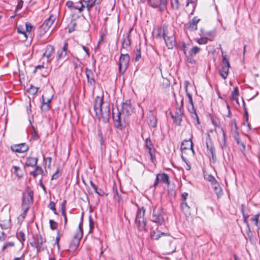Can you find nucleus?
<instances>
[{
  "label": "nucleus",
  "instance_id": "f257e3e1",
  "mask_svg": "<svg viewBox=\"0 0 260 260\" xmlns=\"http://www.w3.org/2000/svg\"><path fill=\"white\" fill-rule=\"evenodd\" d=\"M133 112V108L132 106L131 101L126 100L122 104L121 112L117 109L116 111L113 110V119L114 122L115 126L120 129L122 128L121 121H126L129 116Z\"/></svg>",
  "mask_w": 260,
  "mask_h": 260
},
{
  "label": "nucleus",
  "instance_id": "f03ea898",
  "mask_svg": "<svg viewBox=\"0 0 260 260\" xmlns=\"http://www.w3.org/2000/svg\"><path fill=\"white\" fill-rule=\"evenodd\" d=\"M94 110L96 117L104 123L109 121L110 107L108 103H104L103 99L100 96L95 99Z\"/></svg>",
  "mask_w": 260,
  "mask_h": 260
},
{
  "label": "nucleus",
  "instance_id": "7ed1b4c3",
  "mask_svg": "<svg viewBox=\"0 0 260 260\" xmlns=\"http://www.w3.org/2000/svg\"><path fill=\"white\" fill-rule=\"evenodd\" d=\"M170 114L172 118L175 122L178 125H180L181 122L182 120V117L183 115V99L181 98L180 103L178 104L176 102V109L175 112L173 113L172 111L170 112Z\"/></svg>",
  "mask_w": 260,
  "mask_h": 260
},
{
  "label": "nucleus",
  "instance_id": "20e7f679",
  "mask_svg": "<svg viewBox=\"0 0 260 260\" xmlns=\"http://www.w3.org/2000/svg\"><path fill=\"white\" fill-rule=\"evenodd\" d=\"M165 214L162 210V208L160 206L156 205L153 208L151 216V220L161 225L165 221Z\"/></svg>",
  "mask_w": 260,
  "mask_h": 260
},
{
  "label": "nucleus",
  "instance_id": "39448f33",
  "mask_svg": "<svg viewBox=\"0 0 260 260\" xmlns=\"http://www.w3.org/2000/svg\"><path fill=\"white\" fill-rule=\"evenodd\" d=\"M144 215L145 210L143 208L138 210L135 218V223L139 231L145 230L146 219L144 217Z\"/></svg>",
  "mask_w": 260,
  "mask_h": 260
},
{
  "label": "nucleus",
  "instance_id": "423d86ee",
  "mask_svg": "<svg viewBox=\"0 0 260 260\" xmlns=\"http://www.w3.org/2000/svg\"><path fill=\"white\" fill-rule=\"evenodd\" d=\"M130 57L128 53H121L119 59V72L123 75L129 67Z\"/></svg>",
  "mask_w": 260,
  "mask_h": 260
},
{
  "label": "nucleus",
  "instance_id": "0eeeda50",
  "mask_svg": "<svg viewBox=\"0 0 260 260\" xmlns=\"http://www.w3.org/2000/svg\"><path fill=\"white\" fill-rule=\"evenodd\" d=\"M221 54L222 57L223 65L219 69V73L221 77L225 79L229 74V70L230 67L229 59L226 58V55L224 54V52L221 50Z\"/></svg>",
  "mask_w": 260,
  "mask_h": 260
},
{
  "label": "nucleus",
  "instance_id": "6e6552de",
  "mask_svg": "<svg viewBox=\"0 0 260 260\" xmlns=\"http://www.w3.org/2000/svg\"><path fill=\"white\" fill-rule=\"evenodd\" d=\"M45 238L43 237L42 235L39 234L34 238V241L30 243L31 246L37 248V251L40 252L45 250L47 247L44 245L46 242Z\"/></svg>",
  "mask_w": 260,
  "mask_h": 260
},
{
  "label": "nucleus",
  "instance_id": "1a4fd4ad",
  "mask_svg": "<svg viewBox=\"0 0 260 260\" xmlns=\"http://www.w3.org/2000/svg\"><path fill=\"white\" fill-rule=\"evenodd\" d=\"M148 5L154 9L158 8L162 12L167 9V0H147Z\"/></svg>",
  "mask_w": 260,
  "mask_h": 260
},
{
  "label": "nucleus",
  "instance_id": "9d476101",
  "mask_svg": "<svg viewBox=\"0 0 260 260\" xmlns=\"http://www.w3.org/2000/svg\"><path fill=\"white\" fill-rule=\"evenodd\" d=\"M159 183H162L167 186L170 184V178L168 174L163 173H158L156 175V178L153 183V186L156 187Z\"/></svg>",
  "mask_w": 260,
  "mask_h": 260
},
{
  "label": "nucleus",
  "instance_id": "9b49d317",
  "mask_svg": "<svg viewBox=\"0 0 260 260\" xmlns=\"http://www.w3.org/2000/svg\"><path fill=\"white\" fill-rule=\"evenodd\" d=\"M56 19L54 16L51 15L49 18L46 19L39 29L40 35H43L47 32L53 24L54 21Z\"/></svg>",
  "mask_w": 260,
  "mask_h": 260
},
{
  "label": "nucleus",
  "instance_id": "f8f14e48",
  "mask_svg": "<svg viewBox=\"0 0 260 260\" xmlns=\"http://www.w3.org/2000/svg\"><path fill=\"white\" fill-rule=\"evenodd\" d=\"M181 207L184 212H188L194 204L192 196H182Z\"/></svg>",
  "mask_w": 260,
  "mask_h": 260
},
{
  "label": "nucleus",
  "instance_id": "ddd939ff",
  "mask_svg": "<svg viewBox=\"0 0 260 260\" xmlns=\"http://www.w3.org/2000/svg\"><path fill=\"white\" fill-rule=\"evenodd\" d=\"M163 38L165 41L166 44L169 49H172L175 45V37L173 34L169 35L168 33L164 29Z\"/></svg>",
  "mask_w": 260,
  "mask_h": 260
},
{
  "label": "nucleus",
  "instance_id": "4468645a",
  "mask_svg": "<svg viewBox=\"0 0 260 260\" xmlns=\"http://www.w3.org/2000/svg\"><path fill=\"white\" fill-rule=\"evenodd\" d=\"M83 236V233L81 230L77 231L75 234L74 236L73 239L71 241L70 245V248L73 250H75L78 248L80 240L82 237Z\"/></svg>",
  "mask_w": 260,
  "mask_h": 260
},
{
  "label": "nucleus",
  "instance_id": "2eb2a0df",
  "mask_svg": "<svg viewBox=\"0 0 260 260\" xmlns=\"http://www.w3.org/2000/svg\"><path fill=\"white\" fill-rule=\"evenodd\" d=\"M145 145L146 148L148 150V152L150 155L151 161L153 162L154 160L155 159V149L154 148V146L149 138L146 139Z\"/></svg>",
  "mask_w": 260,
  "mask_h": 260
},
{
  "label": "nucleus",
  "instance_id": "dca6fc26",
  "mask_svg": "<svg viewBox=\"0 0 260 260\" xmlns=\"http://www.w3.org/2000/svg\"><path fill=\"white\" fill-rule=\"evenodd\" d=\"M53 96V94H51L50 96L46 99L44 95H42V103L41 106V110L42 113H46L49 111L50 108V103L52 101Z\"/></svg>",
  "mask_w": 260,
  "mask_h": 260
},
{
  "label": "nucleus",
  "instance_id": "f3484780",
  "mask_svg": "<svg viewBox=\"0 0 260 260\" xmlns=\"http://www.w3.org/2000/svg\"><path fill=\"white\" fill-rule=\"evenodd\" d=\"M181 150L182 153H186L187 151H191L194 153V150L193 149V143L190 139L189 140H184L181 145Z\"/></svg>",
  "mask_w": 260,
  "mask_h": 260
},
{
  "label": "nucleus",
  "instance_id": "a211bd4d",
  "mask_svg": "<svg viewBox=\"0 0 260 260\" xmlns=\"http://www.w3.org/2000/svg\"><path fill=\"white\" fill-rule=\"evenodd\" d=\"M83 182L87 186V189L89 194H93L95 193L99 195H101L100 192L98 191V187L91 180L89 181V184L86 183L84 179H83Z\"/></svg>",
  "mask_w": 260,
  "mask_h": 260
},
{
  "label": "nucleus",
  "instance_id": "6ab92c4d",
  "mask_svg": "<svg viewBox=\"0 0 260 260\" xmlns=\"http://www.w3.org/2000/svg\"><path fill=\"white\" fill-rule=\"evenodd\" d=\"M13 151L18 153H23L28 149V146L25 143H21L17 145H14L11 146Z\"/></svg>",
  "mask_w": 260,
  "mask_h": 260
},
{
  "label": "nucleus",
  "instance_id": "aec40b11",
  "mask_svg": "<svg viewBox=\"0 0 260 260\" xmlns=\"http://www.w3.org/2000/svg\"><path fill=\"white\" fill-rule=\"evenodd\" d=\"M206 143L207 150L209 151L210 153L211 154L212 158L214 159V157H215V150L211 138H210L209 135H208Z\"/></svg>",
  "mask_w": 260,
  "mask_h": 260
},
{
  "label": "nucleus",
  "instance_id": "412c9836",
  "mask_svg": "<svg viewBox=\"0 0 260 260\" xmlns=\"http://www.w3.org/2000/svg\"><path fill=\"white\" fill-rule=\"evenodd\" d=\"M200 21L198 17H194L186 25V28L190 31H194L198 29V23Z\"/></svg>",
  "mask_w": 260,
  "mask_h": 260
},
{
  "label": "nucleus",
  "instance_id": "4be33fe9",
  "mask_svg": "<svg viewBox=\"0 0 260 260\" xmlns=\"http://www.w3.org/2000/svg\"><path fill=\"white\" fill-rule=\"evenodd\" d=\"M131 43L129 35L127 34L125 36L124 35L122 42V48L120 50L121 52L124 53V50H128L130 47Z\"/></svg>",
  "mask_w": 260,
  "mask_h": 260
},
{
  "label": "nucleus",
  "instance_id": "5701e85b",
  "mask_svg": "<svg viewBox=\"0 0 260 260\" xmlns=\"http://www.w3.org/2000/svg\"><path fill=\"white\" fill-rule=\"evenodd\" d=\"M33 196H23L22 198L21 208L22 209L27 208L29 210L33 202Z\"/></svg>",
  "mask_w": 260,
  "mask_h": 260
},
{
  "label": "nucleus",
  "instance_id": "b1692460",
  "mask_svg": "<svg viewBox=\"0 0 260 260\" xmlns=\"http://www.w3.org/2000/svg\"><path fill=\"white\" fill-rule=\"evenodd\" d=\"M85 73L87 79L88 84L90 85L94 86L95 81L92 71L91 69H89L88 68H86L85 69Z\"/></svg>",
  "mask_w": 260,
  "mask_h": 260
},
{
  "label": "nucleus",
  "instance_id": "393cba45",
  "mask_svg": "<svg viewBox=\"0 0 260 260\" xmlns=\"http://www.w3.org/2000/svg\"><path fill=\"white\" fill-rule=\"evenodd\" d=\"M68 48V43H64L62 48L58 50L57 53V59L59 60L65 58L67 55V49Z\"/></svg>",
  "mask_w": 260,
  "mask_h": 260
},
{
  "label": "nucleus",
  "instance_id": "a878e982",
  "mask_svg": "<svg viewBox=\"0 0 260 260\" xmlns=\"http://www.w3.org/2000/svg\"><path fill=\"white\" fill-rule=\"evenodd\" d=\"M54 52V48L53 46L51 45H48L46 47L45 51L43 54V56L46 57L48 62H50L51 60L50 57Z\"/></svg>",
  "mask_w": 260,
  "mask_h": 260
},
{
  "label": "nucleus",
  "instance_id": "bb28decb",
  "mask_svg": "<svg viewBox=\"0 0 260 260\" xmlns=\"http://www.w3.org/2000/svg\"><path fill=\"white\" fill-rule=\"evenodd\" d=\"M81 6L80 7L74 6V3L72 1H69L66 3V6L68 8L70 9L78 10L80 12L83 11V8L85 7V5H83L82 2H80Z\"/></svg>",
  "mask_w": 260,
  "mask_h": 260
},
{
  "label": "nucleus",
  "instance_id": "cd10ccee",
  "mask_svg": "<svg viewBox=\"0 0 260 260\" xmlns=\"http://www.w3.org/2000/svg\"><path fill=\"white\" fill-rule=\"evenodd\" d=\"M187 109L189 112L192 114V117L193 119H195L197 121V123L200 124L199 119L198 116V114L196 112V110L194 108V105H188L187 106Z\"/></svg>",
  "mask_w": 260,
  "mask_h": 260
},
{
  "label": "nucleus",
  "instance_id": "c85d7f7f",
  "mask_svg": "<svg viewBox=\"0 0 260 260\" xmlns=\"http://www.w3.org/2000/svg\"><path fill=\"white\" fill-rule=\"evenodd\" d=\"M38 162V158L36 157H27L25 162V166L27 167L36 166Z\"/></svg>",
  "mask_w": 260,
  "mask_h": 260
},
{
  "label": "nucleus",
  "instance_id": "c756f323",
  "mask_svg": "<svg viewBox=\"0 0 260 260\" xmlns=\"http://www.w3.org/2000/svg\"><path fill=\"white\" fill-rule=\"evenodd\" d=\"M166 235V234L165 233L153 231L150 233V237L153 240H157L162 235Z\"/></svg>",
  "mask_w": 260,
  "mask_h": 260
},
{
  "label": "nucleus",
  "instance_id": "7c9ffc66",
  "mask_svg": "<svg viewBox=\"0 0 260 260\" xmlns=\"http://www.w3.org/2000/svg\"><path fill=\"white\" fill-rule=\"evenodd\" d=\"M211 186L216 195H220L222 193L221 187L217 181L213 184Z\"/></svg>",
  "mask_w": 260,
  "mask_h": 260
},
{
  "label": "nucleus",
  "instance_id": "2f4dec72",
  "mask_svg": "<svg viewBox=\"0 0 260 260\" xmlns=\"http://www.w3.org/2000/svg\"><path fill=\"white\" fill-rule=\"evenodd\" d=\"M203 35H205V37L208 38V40L210 41H212L214 40L215 36H216V31L215 30H212L211 31H207L205 34H203Z\"/></svg>",
  "mask_w": 260,
  "mask_h": 260
},
{
  "label": "nucleus",
  "instance_id": "473e14b6",
  "mask_svg": "<svg viewBox=\"0 0 260 260\" xmlns=\"http://www.w3.org/2000/svg\"><path fill=\"white\" fill-rule=\"evenodd\" d=\"M83 5H85V7H86L87 10L89 11L95 4L92 0L83 1L82 2Z\"/></svg>",
  "mask_w": 260,
  "mask_h": 260
},
{
  "label": "nucleus",
  "instance_id": "72a5a7b5",
  "mask_svg": "<svg viewBox=\"0 0 260 260\" xmlns=\"http://www.w3.org/2000/svg\"><path fill=\"white\" fill-rule=\"evenodd\" d=\"M149 125L152 127H155L157 124V119L155 116L152 115L150 117L149 121Z\"/></svg>",
  "mask_w": 260,
  "mask_h": 260
},
{
  "label": "nucleus",
  "instance_id": "f704fd0d",
  "mask_svg": "<svg viewBox=\"0 0 260 260\" xmlns=\"http://www.w3.org/2000/svg\"><path fill=\"white\" fill-rule=\"evenodd\" d=\"M10 219L5 220L1 221L0 226L3 229H8L10 227Z\"/></svg>",
  "mask_w": 260,
  "mask_h": 260
},
{
  "label": "nucleus",
  "instance_id": "c9c22d12",
  "mask_svg": "<svg viewBox=\"0 0 260 260\" xmlns=\"http://www.w3.org/2000/svg\"><path fill=\"white\" fill-rule=\"evenodd\" d=\"M239 95V89L238 87H235L233 90V91L232 92L231 94V99L234 101H238Z\"/></svg>",
  "mask_w": 260,
  "mask_h": 260
},
{
  "label": "nucleus",
  "instance_id": "e433bc0d",
  "mask_svg": "<svg viewBox=\"0 0 260 260\" xmlns=\"http://www.w3.org/2000/svg\"><path fill=\"white\" fill-rule=\"evenodd\" d=\"M171 7L173 10H177L179 8V0H170Z\"/></svg>",
  "mask_w": 260,
  "mask_h": 260
},
{
  "label": "nucleus",
  "instance_id": "4c0bfd02",
  "mask_svg": "<svg viewBox=\"0 0 260 260\" xmlns=\"http://www.w3.org/2000/svg\"><path fill=\"white\" fill-rule=\"evenodd\" d=\"M43 172L41 167L36 166L35 169L32 172L31 174L34 177H36L38 175L41 174Z\"/></svg>",
  "mask_w": 260,
  "mask_h": 260
},
{
  "label": "nucleus",
  "instance_id": "58836bf2",
  "mask_svg": "<svg viewBox=\"0 0 260 260\" xmlns=\"http://www.w3.org/2000/svg\"><path fill=\"white\" fill-rule=\"evenodd\" d=\"M13 168L14 169V173L16 175L17 177L19 178L22 177L23 174L21 172V170L19 167L13 166Z\"/></svg>",
  "mask_w": 260,
  "mask_h": 260
},
{
  "label": "nucleus",
  "instance_id": "ea45409f",
  "mask_svg": "<svg viewBox=\"0 0 260 260\" xmlns=\"http://www.w3.org/2000/svg\"><path fill=\"white\" fill-rule=\"evenodd\" d=\"M201 49L198 46H194L192 48L190 51L189 54L190 56H195L198 53H199Z\"/></svg>",
  "mask_w": 260,
  "mask_h": 260
},
{
  "label": "nucleus",
  "instance_id": "a19ab883",
  "mask_svg": "<svg viewBox=\"0 0 260 260\" xmlns=\"http://www.w3.org/2000/svg\"><path fill=\"white\" fill-rule=\"evenodd\" d=\"M208 38L202 37L199 39L196 40V42L200 45L206 44L208 42Z\"/></svg>",
  "mask_w": 260,
  "mask_h": 260
},
{
  "label": "nucleus",
  "instance_id": "79ce46f5",
  "mask_svg": "<svg viewBox=\"0 0 260 260\" xmlns=\"http://www.w3.org/2000/svg\"><path fill=\"white\" fill-rule=\"evenodd\" d=\"M259 216V214H256L250 218L251 221L253 223L254 225L257 227L258 225Z\"/></svg>",
  "mask_w": 260,
  "mask_h": 260
},
{
  "label": "nucleus",
  "instance_id": "37998d69",
  "mask_svg": "<svg viewBox=\"0 0 260 260\" xmlns=\"http://www.w3.org/2000/svg\"><path fill=\"white\" fill-rule=\"evenodd\" d=\"M17 237L18 239L21 241L23 242L25 240V234L23 232H19L17 233Z\"/></svg>",
  "mask_w": 260,
  "mask_h": 260
},
{
  "label": "nucleus",
  "instance_id": "c03bdc74",
  "mask_svg": "<svg viewBox=\"0 0 260 260\" xmlns=\"http://www.w3.org/2000/svg\"><path fill=\"white\" fill-rule=\"evenodd\" d=\"M48 208L51 210L55 214H57V211L55 208V204L53 201H51L48 205Z\"/></svg>",
  "mask_w": 260,
  "mask_h": 260
},
{
  "label": "nucleus",
  "instance_id": "a18cd8bd",
  "mask_svg": "<svg viewBox=\"0 0 260 260\" xmlns=\"http://www.w3.org/2000/svg\"><path fill=\"white\" fill-rule=\"evenodd\" d=\"M195 0H187V3H186V7H189L190 5H191L192 7V12L191 14H192L193 12L194 11L195 7H196V4L194 2Z\"/></svg>",
  "mask_w": 260,
  "mask_h": 260
},
{
  "label": "nucleus",
  "instance_id": "49530a36",
  "mask_svg": "<svg viewBox=\"0 0 260 260\" xmlns=\"http://www.w3.org/2000/svg\"><path fill=\"white\" fill-rule=\"evenodd\" d=\"M221 130L222 132V141L220 142V146L221 148L223 149L226 146V140L224 131H223L222 128H221Z\"/></svg>",
  "mask_w": 260,
  "mask_h": 260
},
{
  "label": "nucleus",
  "instance_id": "de8ad7c7",
  "mask_svg": "<svg viewBox=\"0 0 260 260\" xmlns=\"http://www.w3.org/2000/svg\"><path fill=\"white\" fill-rule=\"evenodd\" d=\"M205 179L208 181L209 182H210L211 183V185L214 184V183H215L216 182H217L216 180L215 179V178H214V177H213L212 175H207L206 177H205Z\"/></svg>",
  "mask_w": 260,
  "mask_h": 260
},
{
  "label": "nucleus",
  "instance_id": "09e8293b",
  "mask_svg": "<svg viewBox=\"0 0 260 260\" xmlns=\"http://www.w3.org/2000/svg\"><path fill=\"white\" fill-rule=\"evenodd\" d=\"M22 210H23V213L18 218V220L21 221H23V219H24L25 216L27 214V212L28 210H27V208H26L25 209H22Z\"/></svg>",
  "mask_w": 260,
  "mask_h": 260
},
{
  "label": "nucleus",
  "instance_id": "8fccbe9b",
  "mask_svg": "<svg viewBox=\"0 0 260 260\" xmlns=\"http://www.w3.org/2000/svg\"><path fill=\"white\" fill-rule=\"evenodd\" d=\"M181 158L183 161L186 164V167H185L186 170H189L191 168L189 161L183 155H181Z\"/></svg>",
  "mask_w": 260,
  "mask_h": 260
},
{
  "label": "nucleus",
  "instance_id": "3c124183",
  "mask_svg": "<svg viewBox=\"0 0 260 260\" xmlns=\"http://www.w3.org/2000/svg\"><path fill=\"white\" fill-rule=\"evenodd\" d=\"M38 88L31 85L30 86V87L28 89V92H29L30 94L34 95V94H35L36 93H37V92H38Z\"/></svg>",
  "mask_w": 260,
  "mask_h": 260
},
{
  "label": "nucleus",
  "instance_id": "603ef678",
  "mask_svg": "<svg viewBox=\"0 0 260 260\" xmlns=\"http://www.w3.org/2000/svg\"><path fill=\"white\" fill-rule=\"evenodd\" d=\"M185 91H186V95L187 96L188 99L189 105H193V103L191 94L190 93H189V92L187 91V87H186V88H185Z\"/></svg>",
  "mask_w": 260,
  "mask_h": 260
},
{
  "label": "nucleus",
  "instance_id": "864d4df0",
  "mask_svg": "<svg viewBox=\"0 0 260 260\" xmlns=\"http://www.w3.org/2000/svg\"><path fill=\"white\" fill-rule=\"evenodd\" d=\"M49 223H50V228L52 230H55L57 228L58 224L54 220L50 219L49 220Z\"/></svg>",
  "mask_w": 260,
  "mask_h": 260
},
{
  "label": "nucleus",
  "instance_id": "5fc2aeb1",
  "mask_svg": "<svg viewBox=\"0 0 260 260\" xmlns=\"http://www.w3.org/2000/svg\"><path fill=\"white\" fill-rule=\"evenodd\" d=\"M170 85V82L169 79L166 78L164 79L162 81V86L164 88H167Z\"/></svg>",
  "mask_w": 260,
  "mask_h": 260
},
{
  "label": "nucleus",
  "instance_id": "6e6d98bb",
  "mask_svg": "<svg viewBox=\"0 0 260 260\" xmlns=\"http://www.w3.org/2000/svg\"><path fill=\"white\" fill-rule=\"evenodd\" d=\"M89 226L90 230H92L94 228V221L91 216L89 217Z\"/></svg>",
  "mask_w": 260,
  "mask_h": 260
},
{
  "label": "nucleus",
  "instance_id": "4d7b16f0",
  "mask_svg": "<svg viewBox=\"0 0 260 260\" xmlns=\"http://www.w3.org/2000/svg\"><path fill=\"white\" fill-rule=\"evenodd\" d=\"M25 27L27 32H30L33 27L32 25L29 22H26L25 23Z\"/></svg>",
  "mask_w": 260,
  "mask_h": 260
},
{
  "label": "nucleus",
  "instance_id": "13d9d810",
  "mask_svg": "<svg viewBox=\"0 0 260 260\" xmlns=\"http://www.w3.org/2000/svg\"><path fill=\"white\" fill-rule=\"evenodd\" d=\"M17 32L19 34H21L22 35H24V37L25 38H27V36H26V32H25V31H24L23 29V28L20 27V26H19L17 27Z\"/></svg>",
  "mask_w": 260,
  "mask_h": 260
},
{
  "label": "nucleus",
  "instance_id": "bf43d9fd",
  "mask_svg": "<svg viewBox=\"0 0 260 260\" xmlns=\"http://www.w3.org/2000/svg\"><path fill=\"white\" fill-rule=\"evenodd\" d=\"M23 4L22 0H19L18 2L17 5L16 6V10H20L22 8Z\"/></svg>",
  "mask_w": 260,
  "mask_h": 260
},
{
  "label": "nucleus",
  "instance_id": "052dcab7",
  "mask_svg": "<svg viewBox=\"0 0 260 260\" xmlns=\"http://www.w3.org/2000/svg\"><path fill=\"white\" fill-rule=\"evenodd\" d=\"M93 199L91 200V201L93 202V204L95 205H97L99 202V199L98 196H92Z\"/></svg>",
  "mask_w": 260,
  "mask_h": 260
},
{
  "label": "nucleus",
  "instance_id": "680f3d73",
  "mask_svg": "<svg viewBox=\"0 0 260 260\" xmlns=\"http://www.w3.org/2000/svg\"><path fill=\"white\" fill-rule=\"evenodd\" d=\"M59 177L58 171L57 170L52 176V179H56Z\"/></svg>",
  "mask_w": 260,
  "mask_h": 260
},
{
  "label": "nucleus",
  "instance_id": "e2e57ef3",
  "mask_svg": "<svg viewBox=\"0 0 260 260\" xmlns=\"http://www.w3.org/2000/svg\"><path fill=\"white\" fill-rule=\"evenodd\" d=\"M244 111H245V113H244L245 118L246 121L247 122H248V112H247V110L245 106H244Z\"/></svg>",
  "mask_w": 260,
  "mask_h": 260
},
{
  "label": "nucleus",
  "instance_id": "0e129e2a",
  "mask_svg": "<svg viewBox=\"0 0 260 260\" xmlns=\"http://www.w3.org/2000/svg\"><path fill=\"white\" fill-rule=\"evenodd\" d=\"M138 53L137 54L136 58H135V61H138L139 60L140 58H141V53L140 51H138Z\"/></svg>",
  "mask_w": 260,
  "mask_h": 260
},
{
  "label": "nucleus",
  "instance_id": "69168bd1",
  "mask_svg": "<svg viewBox=\"0 0 260 260\" xmlns=\"http://www.w3.org/2000/svg\"><path fill=\"white\" fill-rule=\"evenodd\" d=\"M0 234L2 235V236H0V240L1 241H4L5 240V233L2 232V231H1L0 232Z\"/></svg>",
  "mask_w": 260,
  "mask_h": 260
},
{
  "label": "nucleus",
  "instance_id": "338daca9",
  "mask_svg": "<svg viewBox=\"0 0 260 260\" xmlns=\"http://www.w3.org/2000/svg\"><path fill=\"white\" fill-rule=\"evenodd\" d=\"M66 204L67 201L66 200H64L61 204V209H66Z\"/></svg>",
  "mask_w": 260,
  "mask_h": 260
},
{
  "label": "nucleus",
  "instance_id": "774afa93",
  "mask_svg": "<svg viewBox=\"0 0 260 260\" xmlns=\"http://www.w3.org/2000/svg\"><path fill=\"white\" fill-rule=\"evenodd\" d=\"M6 245H7V247H13L14 246V243L13 242H8L6 244Z\"/></svg>",
  "mask_w": 260,
  "mask_h": 260
}]
</instances>
